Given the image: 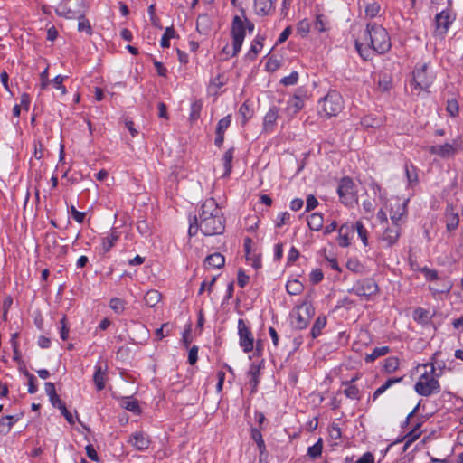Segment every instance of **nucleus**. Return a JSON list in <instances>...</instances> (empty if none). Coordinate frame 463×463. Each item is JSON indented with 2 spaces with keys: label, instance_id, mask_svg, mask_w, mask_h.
Instances as JSON below:
<instances>
[{
  "label": "nucleus",
  "instance_id": "18",
  "mask_svg": "<svg viewBox=\"0 0 463 463\" xmlns=\"http://www.w3.org/2000/svg\"><path fill=\"white\" fill-rule=\"evenodd\" d=\"M129 441L138 450H146L150 445L148 436L143 432H136L132 434Z\"/></svg>",
  "mask_w": 463,
  "mask_h": 463
},
{
  "label": "nucleus",
  "instance_id": "63",
  "mask_svg": "<svg viewBox=\"0 0 463 463\" xmlns=\"http://www.w3.org/2000/svg\"><path fill=\"white\" fill-rule=\"evenodd\" d=\"M324 278L323 272L321 269H314L310 273V279L313 283L320 282Z\"/></svg>",
  "mask_w": 463,
  "mask_h": 463
},
{
  "label": "nucleus",
  "instance_id": "6",
  "mask_svg": "<svg viewBox=\"0 0 463 463\" xmlns=\"http://www.w3.org/2000/svg\"><path fill=\"white\" fill-rule=\"evenodd\" d=\"M85 0H63L56 7V14L67 19H76L84 16L86 13Z\"/></svg>",
  "mask_w": 463,
  "mask_h": 463
},
{
  "label": "nucleus",
  "instance_id": "3",
  "mask_svg": "<svg viewBox=\"0 0 463 463\" xmlns=\"http://www.w3.org/2000/svg\"><path fill=\"white\" fill-rule=\"evenodd\" d=\"M437 354V353L433 354L430 363L419 364L417 367L419 370L423 369L414 385L415 392L420 396L429 397L438 394L441 390L439 383L441 373L436 372Z\"/></svg>",
  "mask_w": 463,
  "mask_h": 463
},
{
  "label": "nucleus",
  "instance_id": "29",
  "mask_svg": "<svg viewBox=\"0 0 463 463\" xmlns=\"http://www.w3.org/2000/svg\"><path fill=\"white\" fill-rule=\"evenodd\" d=\"M390 352L388 346L375 347L370 354H366L364 360L367 363H372L378 357L383 356Z\"/></svg>",
  "mask_w": 463,
  "mask_h": 463
},
{
  "label": "nucleus",
  "instance_id": "4",
  "mask_svg": "<svg viewBox=\"0 0 463 463\" xmlns=\"http://www.w3.org/2000/svg\"><path fill=\"white\" fill-rule=\"evenodd\" d=\"M412 75L411 90L417 95L422 90H427L435 80L434 72L426 62L417 64Z\"/></svg>",
  "mask_w": 463,
  "mask_h": 463
},
{
  "label": "nucleus",
  "instance_id": "25",
  "mask_svg": "<svg viewBox=\"0 0 463 463\" xmlns=\"http://www.w3.org/2000/svg\"><path fill=\"white\" fill-rule=\"evenodd\" d=\"M357 377H354L350 380V382L343 383V384L346 385V388L344 390L345 395L351 400H360V391L359 389L352 385L351 383L355 382Z\"/></svg>",
  "mask_w": 463,
  "mask_h": 463
},
{
  "label": "nucleus",
  "instance_id": "54",
  "mask_svg": "<svg viewBox=\"0 0 463 463\" xmlns=\"http://www.w3.org/2000/svg\"><path fill=\"white\" fill-rule=\"evenodd\" d=\"M298 311L303 312L307 319H310L314 314V308L310 303L304 302L298 307Z\"/></svg>",
  "mask_w": 463,
  "mask_h": 463
},
{
  "label": "nucleus",
  "instance_id": "46",
  "mask_svg": "<svg viewBox=\"0 0 463 463\" xmlns=\"http://www.w3.org/2000/svg\"><path fill=\"white\" fill-rule=\"evenodd\" d=\"M239 114L242 118V124L244 125L252 117L253 112L250 106L244 102L239 109Z\"/></svg>",
  "mask_w": 463,
  "mask_h": 463
},
{
  "label": "nucleus",
  "instance_id": "19",
  "mask_svg": "<svg viewBox=\"0 0 463 463\" xmlns=\"http://www.w3.org/2000/svg\"><path fill=\"white\" fill-rule=\"evenodd\" d=\"M354 232V225L343 224L338 231V243L341 247H347L350 244L351 234Z\"/></svg>",
  "mask_w": 463,
  "mask_h": 463
},
{
  "label": "nucleus",
  "instance_id": "31",
  "mask_svg": "<svg viewBox=\"0 0 463 463\" xmlns=\"http://www.w3.org/2000/svg\"><path fill=\"white\" fill-rule=\"evenodd\" d=\"M16 420L14 416H5L0 419V434H7L14 426Z\"/></svg>",
  "mask_w": 463,
  "mask_h": 463
},
{
  "label": "nucleus",
  "instance_id": "59",
  "mask_svg": "<svg viewBox=\"0 0 463 463\" xmlns=\"http://www.w3.org/2000/svg\"><path fill=\"white\" fill-rule=\"evenodd\" d=\"M26 376L28 377V392L33 394L37 392V386L34 383L36 378L29 373H26Z\"/></svg>",
  "mask_w": 463,
  "mask_h": 463
},
{
  "label": "nucleus",
  "instance_id": "28",
  "mask_svg": "<svg viewBox=\"0 0 463 463\" xmlns=\"http://www.w3.org/2000/svg\"><path fill=\"white\" fill-rule=\"evenodd\" d=\"M326 325V317L325 316H319L311 329V335L313 338H317L321 335L322 330Z\"/></svg>",
  "mask_w": 463,
  "mask_h": 463
},
{
  "label": "nucleus",
  "instance_id": "14",
  "mask_svg": "<svg viewBox=\"0 0 463 463\" xmlns=\"http://www.w3.org/2000/svg\"><path fill=\"white\" fill-rule=\"evenodd\" d=\"M119 235L116 232H110L106 236L101 238V244L99 247V252L103 255L107 254L118 241Z\"/></svg>",
  "mask_w": 463,
  "mask_h": 463
},
{
  "label": "nucleus",
  "instance_id": "32",
  "mask_svg": "<svg viewBox=\"0 0 463 463\" xmlns=\"http://www.w3.org/2000/svg\"><path fill=\"white\" fill-rule=\"evenodd\" d=\"M405 174L408 181V184L412 186L418 183L417 169L412 165H405Z\"/></svg>",
  "mask_w": 463,
  "mask_h": 463
},
{
  "label": "nucleus",
  "instance_id": "10",
  "mask_svg": "<svg viewBox=\"0 0 463 463\" xmlns=\"http://www.w3.org/2000/svg\"><path fill=\"white\" fill-rule=\"evenodd\" d=\"M337 194L340 197V200L345 205H351L354 203H356V189L354 183L349 177H344L340 180Z\"/></svg>",
  "mask_w": 463,
  "mask_h": 463
},
{
  "label": "nucleus",
  "instance_id": "20",
  "mask_svg": "<svg viewBox=\"0 0 463 463\" xmlns=\"http://www.w3.org/2000/svg\"><path fill=\"white\" fill-rule=\"evenodd\" d=\"M304 107V99L301 96L295 95L291 97L287 103L286 110L288 115H296Z\"/></svg>",
  "mask_w": 463,
  "mask_h": 463
},
{
  "label": "nucleus",
  "instance_id": "61",
  "mask_svg": "<svg viewBox=\"0 0 463 463\" xmlns=\"http://www.w3.org/2000/svg\"><path fill=\"white\" fill-rule=\"evenodd\" d=\"M202 109V105L198 102H194L191 105V118L192 119H197L200 116V111Z\"/></svg>",
  "mask_w": 463,
  "mask_h": 463
},
{
  "label": "nucleus",
  "instance_id": "27",
  "mask_svg": "<svg viewBox=\"0 0 463 463\" xmlns=\"http://www.w3.org/2000/svg\"><path fill=\"white\" fill-rule=\"evenodd\" d=\"M233 152H234V149L230 148L224 153V155L222 156V162H223V166H224L223 176H228L232 173V162L233 159Z\"/></svg>",
  "mask_w": 463,
  "mask_h": 463
},
{
  "label": "nucleus",
  "instance_id": "8",
  "mask_svg": "<svg viewBox=\"0 0 463 463\" xmlns=\"http://www.w3.org/2000/svg\"><path fill=\"white\" fill-rule=\"evenodd\" d=\"M408 199L394 197L389 200L388 207L392 224H402L407 215Z\"/></svg>",
  "mask_w": 463,
  "mask_h": 463
},
{
  "label": "nucleus",
  "instance_id": "52",
  "mask_svg": "<svg viewBox=\"0 0 463 463\" xmlns=\"http://www.w3.org/2000/svg\"><path fill=\"white\" fill-rule=\"evenodd\" d=\"M298 80V73L292 71L288 76H285L280 80V83L284 86H291L297 83Z\"/></svg>",
  "mask_w": 463,
  "mask_h": 463
},
{
  "label": "nucleus",
  "instance_id": "48",
  "mask_svg": "<svg viewBox=\"0 0 463 463\" xmlns=\"http://www.w3.org/2000/svg\"><path fill=\"white\" fill-rule=\"evenodd\" d=\"M232 122V116L228 115L222 119L219 120L216 128L217 133H225L226 129L229 128Z\"/></svg>",
  "mask_w": 463,
  "mask_h": 463
},
{
  "label": "nucleus",
  "instance_id": "1",
  "mask_svg": "<svg viewBox=\"0 0 463 463\" xmlns=\"http://www.w3.org/2000/svg\"><path fill=\"white\" fill-rule=\"evenodd\" d=\"M364 43L355 42V48L364 60L370 58L373 52L385 53L391 48V41L387 31L381 25L368 24L364 32Z\"/></svg>",
  "mask_w": 463,
  "mask_h": 463
},
{
  "label": "nucleus",
  "instance_id": "21",
  "mask_svg": "<svg viewBox=\"0 0 463 463\" xmlns=\"http://www.w3.org/2000/svg\"><path fill=\"white\" fill-rule=\"evenodd\" d=\"M278 109L276 107H272L265 115L263 128L266 131H271L273 129L278 119Z\"/></svg>",
  "mask_w": 463,
  "mask_h": 463
},
{
  "label": "nucleus",
  "instance_id": "39",
  "mask_svg": "<svg viewBox=\"0 0 463 463\" xmlns=\"http://www.w3.org/2000/svg\"><path fill=\"white\" fill-rule=\"evenodd\" d=\"M291 220V214L288 212L279 213L275 220V227L281 228L283 225L288 224Z\"/></svg>",
  "mask_w": 463,
  "mask_h": 463
},
{
  "label": "nucleus",
  "instance_id": "37",
  "mask_svg": "<svg viewBox=\"0 0 463 463\" xmlns=\"http://www.w3.org/2000/svg\"><path fill=\"white\" fill-rule=\"evenodd\" d=\"M175 32L174 28L166 27L165 33L163 34L161 41H160L161 47L168 48L170 46V43H169L170 39L175 38Z\"/></svg>",
  "mask_w": 463,
  "mask_h": 463
},
{
  "label": "nucleus",
  "instance_id": "62",
  "mask_svg": "<svg viewBox=\"0 0 463 463\" xmlns=\"http://www.w3.org/2000/svg\"><path fill=\"white\" fill-rule=\"evenodd\" d=\"M423 272H424V275H425V277H426V279L428 280H430V281H433V282L439 280V278L438 276V272L436 270L430 269H424Z\"/></svg>",
  "mask_w": 463,
  "mask_h": 463
},
{
  "label": "nucleus",
  "instance_id": "64",
  "mask_svg": "<svg viewBox=\"0 0 463 463\" xmlns=\"http://www.w3.org/2000/svg\"><path fill=\"white\" fill-rule=\"evenodd\" d=\"M124 408L129 411L133 412H138L139 411V405L137 402L136 401H126L124 403Z\"/></svg>",
  "mask_w": 463,
  "mask_h": 463
},
{
  "label": "nucleus",
  "instance_id": "58",
  "mask_svg": "<svg viewBox=\"0 0 463 463\" xmlns=\"http://www.w3.org/2000/svg\"><path fill=\"white\" fill-rule=\"evenodd\" d=\"M63 80V76L58 75L52 80V83L53 84L54 88L60 90L62 94H65L66 88L62 85Z\"/></svg>",
  "mask_w": 463,
  "mask_h": 463
},
{
  "label": "nucleus",
  "instance_id": "55",
  "mask_svg": "<svg viewBox=\"0 0 463 463\" xmlns=\"http://www.w3.org/2000/svg\"><path fill=\"white\" fill-rule=\"evenodd\" d=\"M380 11V5L377 3H372L365 8V14L367 16L374 17Z\"/></svg>",
  "mask_w": 463,
  "mask_h": 463
},
{
  "label": "nucleus",
  "instance_id": "22",
  "mask_svg": "<svg viewBox=\"0 0 463 463\" xmlns=\"http://www.w3.org/2000/svg\"><path fill=\"white\" fill-rule=\"evenodd\" d=\"M429 288L434 295L448 293L452 288V283L449 280H439L432 283Z\"/></svg>",
  "mask_w": 463,
  "mask_h": 463
},
{
  "label": "nucleus",
  "instance_id": "5",
  "mask_svg": "<svg viewBox=\"0 0 463 463\" xmlns=\"http://www.w3.org/2000/svg\"><path fill=\"white\" fill-rule=\"evenodd\" d=\"M343 109V98L336 90H331L319 101L318 112L329 118L336 116Z\"/></svg>",
  "mask_w": 463,
  "mask_h": 463
},
{
  "label": "nucleus",
  "instance_id": "16",
  "mask_svg": "<svg viewBox=\"0 0 463 463\" xmlns=\"http://www.w3.org/2000/svg\"><path fill=\"white\" fill-rule=\"evenodd\" d=\"M107 371L108 366L106 364L104 366L99 364L95 365L93 382L98 391H101L105 388Z\"/></svg>",
  "mask_w": 463,
  "mask_h": 463
},
{
  "label": "nucleus",
  "instance_id": "50",
  "mask_svg": "<svg viewBox=\"0 0 463 463\" xmlns=\"http://www.w3.org/2000/svg\"><path fill=\"white\" fill-rule=\"evenodd\" d=\"M137 229L139 233L143 236H148L151 233L149 223L146 220H140L137 222Z\"/></svg>",
  "mask_w": 463,
  "mask_h": 463
},
{
  "label": "nucleus",
  "instance_id": "30",
  "mask_svg": "<svg viewBox=\"0 0 463 463\" xmlns=\"http://www.w3.org/2000/svg\"><path fill=\"white\" fill-rule=\"evenodd\" d=\"M161 299V294L155 289L149 290L146 293L144 300L146 305L150 307H155Z\"/></svg>",
  "mask_w": 463,
  "mask_h": 463
},
{
  "label": "nucleus",
  "instance_id": "23",
  "mask_svg": "<svg viewBox=\"0 0 463 463\" xmlns=\"http://www.w3.org/2000/svg\"><path fill=\"white\" fill-rule=\"evenodd\" d=\"M224 262H225V259L221 253L211 254L204 260V264L208 268H213V269L222 268L224 265Z\"/></svg>",
  "mask_w": 463,
  "mask_h": 463
},
{
  "label": "nucleus",
  "instance_id": "47",
  "mask_svg": "<svg viewBox=\"0 0 463 463\" xmlns=\"http://www.w3.org/2000/svg\"><path fill=\"white\" fill-rule=\"evenodd\" d=\"M262 43L259 40H255L250 46V51L247 52L246 57L250 60L255 59L256 55L260 52Z\"/></svg>",
  "mask_w": 463,
  "mask_h": 463
},
{
  "label": "nucleus",
  "instance_id": "57",
  "mask_svg": "<svg viewBox=\"0 0 463 463\" xmlns=\"http://www.w3.org/2000/svg\"><path fill=\"white\" fill-rule=\"evenodd\" d=\"M71 217L79 223H82L86 216V213L84 212L77 211L74 206L71 207Z\"/></svg>",
  "mask_w": 463,
  "mask_h": 463
},
{
  "label": "nucleus",
  "instance_id": "42",
  "mask_svg": "<svg viewBox=\"0 0 463 463\" xmlns=\"http://www.w3.org/2000/svg\"><path fill=\"white\" fill-rule=\"evenodd\" d=\"M354 230H356L357 234H358L359 238L361 239L363 244L364 246L368 245L367 230L363 225V223L361 222H356L355 224L354 225Z\"/></svg>",
  "mask_w": 463,
  "mask_h": 463
},
{
  "label": "nucleus",
  "instance_id": "9",
  "mask_svg": "<svg viewBox=\"0 0 463 463\" xmlns=\"http://www.w3.org/2000/svg\"><path fill=\"white\" fill-rule=\"evenodd\" d=\"M245 24L243 20L235 15L232 19L231 33L232 36V55L235 56L241 51V45L245 38Z\"/></svg>",
  "mask_w": 463,
  "mask_h": 463
},
{
  "label": "nucleus",
  "instance_id": "38",
  "mask_svg": "<svg viewBox=\"0 0 463 463\" xmlns=\"http://www.w3.org/2000/svg\"><path fill=\"white\" fill-rule=\"evenodd\" d=\"M251 438L256 441L259 450H260V454L262 455L266 449V447H265L264 440L262 439L261 432L256 428L252 429L251 430Z\"/></svg>",
  "mask_w": 463,
  "mask_h": 463
},
{
  "label": "nucleus",
  "instance_id": "24",
  "mask_svg": "<svg viewBox=\"0 0 463 463\" xmlns=\"http://www.w3.org/2000/svg\"><path fill=\"white\" fill-rule=\"evenodd\" d=\"M307 225L312 231L318 232L322 229L324 218L321 213H314L307 216Z\"/></svg>",
  "mask_w": 463,
  "mask_h": 463
},
{
  "label": "nucleus",
  "instance_id": "13",
  "mask_svg": "<svg viewBox=\"0 0 463 463\" xmlns=\"http://www.w3.org/2000/svg\"><path fill=\"white\" fill-rule=\"evenodd\" d=\"M401 225L402 224H392L384 229L380 237V242L383 247L390 248L397 243L401 235Z\"/></svg>",
  "mask_w": 463,
  "mask_h": 463
},
{
  "label": "nucleus",
  "instance_id": "7",
  "mask_svg": "<svg viewBox=\"0 0 463 463\" xmlns=\"http://www.w3.org/2000/svg\"><path fill=\"white\" fill-rule=\"evenodd\" d=\"M456 20V14L450 7L437 12L434 17V34L443 37Z\"/></svg>",
  "mask_w": 463,
  "mask_h": 463
},
{
  "label": "nucleus",
  "instance_id": "41",
  "mask_svg": "<svg viewBox=\"0 0 463 463\" xmlns=\"http://www.w3.org/2000/svg\"><path fill=\"white\" fill-rule=\"evenodd\" d=\"M459 223V218L458 213H455L453 212L449 213L447 214V230L448 231H454L458 228Z\"/></svg>",
  "mask_w": 463,
  "mask_h": 463
},
{
  "label": "nucleus",
  "instance_id": "17",
  "mask_svg": "<svg viewBox=\"0 0 463 463\" xmlns=\"http://www.w3.org/2000/svg\"><path fill=\"white\" fill-rule=\"evenodd\" d=\"M254 12L257 15L266 16L274 10L272 0H254Z\"/></svg>",
  "mask_w": 463,
  "mask_h": 463
},
{
  "label": "nucleus",
  "instance_id": "34",
  "mask_svg": "<svg viewBox=\"0 0 463 463\" xmlns=\"http://www.w3.org/2000/svg\"><path fill=\"white\" fill-rule=\"evenodd\" d=\"M304 287L298 279L288 280L286 284L287 292L289 295H298L302 292Z\"/></svg>",
  "mask_w": 463,
  "mask_h": 463
},
{
  "label": "nucleus",
  "instance_id": "44",
  "mask_svg": "<svg viewBox=\"0 0 463 463\" xmlns=\"http://www.w3.org/2000/svg\"><path fill=\"white\" fill-rule=\"evenodd\" d=\"M420 423H417L416 426L406 435L405 447H408L411 442L416 440L420 436Z\"/></svg>",
  "mask_w": 463,
  "mask_h": 463
},
{
  "label": "nucleus",
  "instance_id": "35",
  "mask_svg": "<svg viewBox=\"0 0 463 463\" xmlns=\"http://www.w3.org/2000/svg\"><path fill=\"white\" fill-rule=\"evenodd\" d=\"M314 29L319 33L327 31L328 21L323 14H317L314 22Z\"/></svg>",
  "mask_w": 463,
  "mask_h": 463
},
{
  "label": "nucleus",
  "instance_id": "45",
  "mask_svg": "<svg viewBox=\"0 0 463 463\" xmlns=\"http://www.w3.org/2000/svg\"><path fill=\"white\" fill-rule=\"evenodd\" d=\"M399 360L396 357H388L384 361V369L387 373H391L395 372L399 368Z\"/></svg>",
  "mask_w": 463,
  "mask_h": 463
},
{
  "label": "nucleus",
  "instance_id": "43",
  "mask_svg": "<svg viewBox=\"0 0 463 463\" xmlns=\"http://www.w3.org/2000/svg\"><path fill=\"white\" fill-rule=\"evenodd\" d=\"M294 326L295 327L298 329L306 328L309 323V319L306 317L300 311L298 310V312L295 315V320H294Z\"/></svg>",
  "mask_w": 463,
  "mask_h": 463
},
{
  "label": "nucleus",
  "instance_id": "15",
  "mask_svg": "<svg viewBox=\"0 0 463 463\" xmlns=\"http://www.w3.org/2000/svg\"><path fill=\"white\" fill-rule=\"evenodd\" d=\"M429 151L432 155H437L446 158L453 156L456 152V149L452 144L445 143L443 145L431 146H430Z\"/></svg>",
  "mask_w": 463,
  "mask_h": 463
},
{
  "label": "nucleus",
  "instance_id": "26",
  "mask_svg": "<svg viewBox=\"0 0 463 463\" xmlns=\"http://www.w3.org/2000/svg\"><path fill=\"white\" fill-rule=\"evenodd\" d=\"M250 242V240L248 239L245 242V251H246V260L247 262L252 266L255 269H259L261 267L260 258L256 254H251L248 246V243Z\"/></svg>",
  "mask_w": 463,
  "mask_h": 463
},
{
  "label": "nucleus",
  "instance_id": "11",
  "mask_svg": "<svg viewBox=\"0 0 463 463\" xmlns=\"http://www.w3.org/2000/svg\"><path fill=\"white\" fill-rule=\"evenodd\" d=\"M379 288L377 283L372 279H364L356 281L352 289L354 294L359 297H364L367 299L378 293Z\"/></svg>",
  "mask_w": 463,
  "mask_h": 463
},
{
  "label": "nucleus",
  "instance_id": "49",
  "mask_svg": "<svg viewBox=\"0 0 463 463\" xmlns=\"http://www.w3.org/2000/svg\"><path fill=\"white\" fill-rule=\"evenodd\" d=\"M77 19L79 20L78 30L80 32H85L87 34L90 35L92 33V29L90 22L85 19L84 16L78 17Z\"/></svg>",
  "mask_w": 463,
  "mask_h": 463
},
{
  "label": "nucleus",
  "instance_id": "2",
  "mask_svg": "<svg viewBox=\"0 0 463 463\" xmlns=\"http://www.w3.org/2000/svg\"><path fill=\"white\" fill-rule=\"evenodd\" d=\"M198 219L200 231L205 236L218 235L224 232L225 221L222 210L213 198L203 203Z\"/></svg>",
  "mask_w": 463,
  "mask_h": 463
},
{
  "label": "nucleus",
  "instance_id": "56",
  "mask_svg": "<svg viewBox=\"0 0 463 463\" xmlns=\"http://www.w3.org/2000/svg\"><path fill=\"white\" fill-rule=\"evenodd\" d=\"M61 328H60V336L62 340H67L69 337V327L66 325V317H62L60 321Z\"/></svg>",
  "mask_w": 463,
  "mask_h": 463
},
{
  "label": "nucleus",
  "instance_id": "12",
  "mask_svg": "<svg viewBox=\"0 0 463 463\" xmlns=\"http://www.w3.org/2000/svg\"><path fill=\"white\" fill-rule=\"evenodd\" d=\"M238 335L240 346L242 348L243 352H251L254 347V337L243 319H239L238 321Z\"/></svg>",
  "mask_w": 463,
  "mask_h": 463
},
{
  "label": "nucleus",
  "instance_id": "60",
  "mask_svg": "<svg viewBox=\"0 0 463 463\" xmlns=\"http://www.w3.org/2000/svg\"><path fill=\"white\" fill-rule=\"evenodd\" d=\"M148 14L150 15L151 24L154 26H156V27L161 28L159 18L155 14V6H154V5H151L148 7Z\"/></svg>",
  "mask_w": 463,
  "mask_h": 463
},
{
  "label": "nucleus",
  "instance_id": "53",
  "mask_svg": "<svg viewBox=\"0 0 463 463\" xmlns=\"http://www.w3.org/2000/svg\"><path fill=\"white\" fill-rule=\"evenodd\" d=\"M446 109L451 117H456L458 114V104L456 99H449L447 102Z\"/></svg>",
  "mask_w": 463,
  "mask_h": 463
},
{
  "label": "nucleus",
  "instance_id": "51",
  "mask_svg": "<svg viewBox=\"0 0 463 463\" xmlns=\"http://www.w3.org/2000/svg\"><path fill=\"white\" fill-rule=\"evenodd\" d=\"M391 78L387 74L380 75L378 79V87L385 91L391 88Z\"/></svg>",
  "mask_w": 463,
  "mask_h": 463
},
{
  "label": "nucleus",
  "instance_id": "36",
  "mask_svg": "<svg viewBox=\"0 0 463 463\" xmlns=\"http://www.w3.org/2000/svg\"><path fill=\"white\" fill-rule=\"evenodd\" d=\"M126 302L118 298H113L109 301V307L117 314H122L125 310Z\"/></svg>",
  "mask_w": 463,
  "mask_h": 463
},
{
  "label": "nucleus",
  "instance_id": "40",
  "mask_svg": "<svg viewBox=\"0 0 463 463\" xmlns=\"http://www.w3.org/2000/svg\"><path fill=\"white\" fill-rule=\"evenodd\" d=\"M323 442L319 439L313 446L307 449V455L312 458H317L322 453Z\"/></svg>",
  "mask_w": 463,
  "mask_h": 463
},
{
  "label": "nucleus",
  "instance_id": "33",
  "mask_svg": "<svg viewBox=\"0 0 463 463\" xmlns=\"http://www.w3.org/2000/svg\"><path fill=\"white\" fill-rule=\"evenodd\" d=\"M311 29V24L307 19H302L300 20L296 26L297 33L302 37L305 38L307 36Z\"/></svg>",
  "mask_w": 463,
  "mask_h": 463
}]
</instances>
